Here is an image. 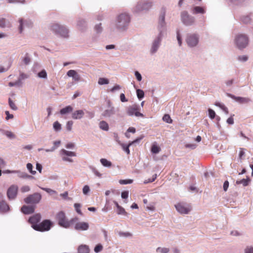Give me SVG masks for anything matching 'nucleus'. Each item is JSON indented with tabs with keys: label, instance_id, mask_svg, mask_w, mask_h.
<instances>
[{
	"label": "nucleus",
	"instance_id": "obj_8",
	"mask_svg": "<svg viewBox=\"0 0 253 253\" xmlns=\"http://www.w3.org/2000/svg\"><path fill=\"white\" fill-rule=\"evenodd\" d=\"M42 198V196L38 193H35L32 195L28 196L24 199V202L27 204H38L40 202Z\"/></svg>",
	"mask_w": 253,
	"mask_h": 253
},
{
	"label": "nucleus",
	"instance_id": "obj_19",
	"mask_svg": "<svg viewBox=\"0 0 253 253\" xmlns=\"http://www.w3.org/2000/svg\"><path fill=\"white\" fill-rule=\"evenodd\" d=\"M89 227L88 224L84 222H79L76 224L75 228L78 230H86Z\"/></svg>",
	"mask_w": 253,
	"mask_h": 253
},
{
	"label": "nucleus",
	"instance_id": "obj_49",
	"mask_svg": "<svg viewBox=\"0 0 253 253\" xmlns=\"http://www.w3.org/2000/svg\"><path fill=\"white\" fill-rule=\"evenodd\" d=\"M103 247L101 245L98 244L96 245L94 248V252L96 253L100 252L102 251Z\"/></svg>",
	"mask_w": 253,
	"mask_h": 253
},
{
	"label": "nucleus",
	"instance_id": "obj_51",
	"mask_svg": "<svg viewBox=\"0 0 253 253\" xmlns=\"http://www.w3.org/2000/svg\"><path fill=\"white\" fill-rule=\"evenodd\" d=\"M5 134L10 138H13L15 137V135L11 131H6L5 132Z\"/></svg>",
	"mask_w": 253,
	"mask_h": 253
},
{
	"label": "nucleus",
	"instance_id": "obj_4",
	"mask_svg": "<svg viewBox=\"0 0 253 253\" xmlns=\"http://www.w3.org/2000/svg\"><path fill=\"white\" fill-rule=\"evenodd\" d=\"M235 43L239 49H242L245 48L249 43L248 37L245 34H238L235 37Z\"/></svg>",
	"mask_w": 253,
	"mask_h": 253
},
{
	"label": "nucleus",
	"instance_id": "obj_37",
	"mask_svg": "<svg viewBox=\"0 0 253 253\" xmlns=\"http://www.w3.org/2000/svg\"><path fill=\"white\" fill-rule=\"evenodd\" d=\"M215 105L219 107L221 109H222L225 112V113H228V108L226 107H225L224 105L221 104L219 103H216Z\"/></svg>",
	"mask_w": 253,
	"mask_h": 253
},
{
	"label": "nucleus",
	"instance_id": "obj_21",
	"mask_svg": "<svg viewBox=\"0 0 253 253\" xmlns=\"http://www.w3.org/2000/svg\"><path fill=\"white\" fill-rule=\"evenodd\" d=\"M67 75L69 77H72L75 81L78 82L80 80V75L74 70H70L68 71Z\"/></svg>",
	"mask_w": 253,
	"mask_h": 253
},
{
	"label": "nucleus",
	"instance_id": "obj_52",
	"mask_svg": "<svg viewBox=\"0 0 253 253\" xmlns=\"http://www.w3.org/2000/svg\"><path fill=\"white\" fill-rule=\"evenodd\" d=\"M30 188L29 186H23L21 188V191L22 192H26L30 191Z\"/></svg>",
	"mask_w": 253,
	"mask_h": 253
},
{
	"label": "nucleus",
	"instance_id": "obj_62",
	"mask_svg": "<svg viewBox=\"0 0 253 253\" xmlns=\"http://www.w3.org/2000/svg\"><path fill=\"white\" fill-rule=\"evenodd\" d=\"M227 123L229 125H233L234 124V119L233 116L229 117L227 120Z\"/></svg>",
	"mask_w": 253,
	"mask_h": 253
},
{
	"label": "nucleus",
	"instance_id": "obj_14",
	"mask_svg": "<svg viewBox=\"0 0 253 253\" xmlns=\"http://www.w3.org/2000/svg\"><path fill=\"white\" fill-rule=\"evenodd\" d=\"M142 138V137H140L139 138H137L135 140H134L131 142H130L127 145H126L124 143H121L120 141H118V142H119V144L122 146L123 150L124 151H125L127 154H129V153H130V151L129 149V146H130L131 145H132L134 143L138 142Z\"/></svg>",
	"mask_w": 253,
	"mask_h": 253
},
{
	"label": "nucleus",
	"instance_id": "obj_58",
	"mask_svg": "<svg viewBox=\"0 0 253 253\" xmlns=\"http://www.w3.org/2000/svg\"><path fill=\"white\" fill-rule=\"evenodd\" d=\"M242 20L244 23H247L251 21V19L249 16H245L242 18Z\"/></svg>",
	"mask_w": 253,
	"mask_h": 253
},
{
	"label": "nucleus",
	"instance_id": "obj_36",
	"mask_svg": "<svg viewBox=\"0 0 253 253\" xmlns=\"http://www.w3.org/2000/svg\"><path fill=\"white\" fill-rule=\"evenodd\" d=\"M108 83H109V81L107 79L103 78H100L99 79L98 84H99L102 85V84H108Z\"/></svg>",
	"mask_w": 253,
	"mask_h": 253
},
{
	"label": "nucleus",
	"instance_id": "obj_20",
	"mask_svg": "<svg viewBox=\"0 0 253 253\" xmlns=\"http://www.w3.org/2000/svg\"><path fill=\"white\" fill-rule=\"evenodd\" d=\"M161 41V37H158L153 42L152 46L151 49V52L154 53L157 51L158 47L160 44Z\"/></svg>",
	"mask_w": 253,
	"mask_h": 253
},
{
	"label": "nucleus",
	"instance_id": "obj_33",
	"mask_svg": "<svg viewBox=\"0 0 253 253\" xmlns=\"http://www.w3.org/2000/svg\"><path fill=\"white\" fill-rule=\"evenodd\" d=\"M163 120L164 122L169 124L172 123V120L169 114H165L163 117Z\"/></svg>",
	"mask_w": 253,
	"mask_h": 253
},
{
	"label": "nucleus",
	"instance_id": "obj_54",
	"mask_svg": "<svg viewBox=\"0 0 253 253\" xmlns=\"http://www.w3.org/2000/svg\"><path fill=\"white\" fill-rule=\"evenodd\" d=\"M5 113L6 115V118H5L6 120H8L9 119H13V115H12V114H10L9 113V111H6L5 112Z\"/></svg>",
	"mask_w": 253,
	"mask_h": 253
},
{
	"label": "nucleus",
	"instance_id": "obj_9",
	"mask_svg": "<svg viewBox=\"0 0 253 253\" xmlns=\"http://www.w3.org/2000/svg\"><path fill=\"white\" fill-rule=\"evenodd\" d=\"M152 6V2L150 1H141L138 3L135 7V11L140 12L143 10H148Z\"/></svg>",
	"mask_w": 253,
	"mask_h": 253
},
{
	"label": "nucleus",
	"instance_id": "obj_22",
	"mask_svg": "<svg viewBox=\"0 0 253 253\" xmlns=\"http://www.w3.org/2000/svg\"><path fill=\"white\" fill-rule=\"evenodd\" d=\"M9 207L7 203L3 200L0 201V212H5L8 211Z\"/></svg>",
	"mask_w": 253,
	"mask_h": 253
},
{
	"label": "nucleus",
	"instance_id": "obj_3",
	"mask_svg": "<svg viewBox=\"0 0 253 253\" xmlns=\"http://www.w3.org/2000/svg\"><path fill=\"white\" fill-rule=\"evenodd\" d=\"M51 29L55 34L62 38H67L69 37V30L63 25L55 23L51 26Z\"/></svg>",
	"mask_w": 253,
	"mask_h": 253
},
{
	"label": "nucleus",
	"instance_id": "obj_60",
	"mask_svg": "<svg viewBox=\"0 0 253 253\" xmlns=\"http://www.w3.org/2000/svg\"><path fill=\"white\" fill-rule=\"evenodd\" d=\"M248 57L246 55L240 56L238 57V59L243 61H246L248 60Z\"/></svg>",
	"mask_w": 253,
	"mask_h": 253
},
{
	"label": "nucleus",
	"instance_id": "obj_48",
	"mask_svg": "<svg viewBox=\"0 0 253 253\" xmlns=\"http://www.w3.org/2000/svg\"><path fill=\"white\" fill-rule=\"evenodd\" d=\"M23 62L25 64H28L30 63L31 59L28 54H26L25 56L23 58Z\"/></svg>",
	"mask_w": 253,
	"mask_h": 253
},
{
	"label": "nucleus",
	"instance_id": "obj_61",
	"mask_svg": "<svg viewBox=\"0 0 253 253\" xmlns=\"http://www.w3.org/2000/svg\"><path fill=\"white\" fill-rule=\"evenodd\" d=\"M5 20L4 18L0 19V27L4 28L5 27Z\"/></svg>",
	"mask_w": 253,
	"mask_h": 253
},
{
	"label": "nucleus",
	"instance_id": "obj_16",
	"mask_svg": "<svg viewBox=\"0 0 253 253\" xmlns=\"http://www.w3.org/2000/svg\"><path fill=\"white\" fill-rule=\"evenodd\" d=\"M41 216L40 214H36L29 219V222L31 224L32 227L34 228L35 225H38L40 221Z\"/></svg>",
	"mask_w": 253,
	"mask_h": 253
},
{
	"label": "nucleus",
	"instance_id": "obj_63",
	"mask_svg": "<svg viewBox=\"0 0 253 253\" xmlns=\"http://www.w3.org/2000/svg\"><path fill=\"white\" fill-rule=\"evenodd\" d=\"M95 30L97 33L100 32L102 30L101 24H100L99 25H96L95 27Z\"/></svg>",
	"mask_w": 253,
	"mask_h": 253
},
{
	"label": "nucleus",
	"instance_id": "obj_2",
	"mask_svg": "<svg viewBox=\"0 0 253 253\" xmlns=\"http://www.w3.org/2000/svg\"><path fill=\"white\" fill-rule=\"evenodd\" d=\"M78 218L72 219L70 221L67 219L65 213L62 211H59L56 215V220L58 222V224L64 228H68L70 226L72 222L78 220Z\"/></svg>",
	"mask_w": 253,
	"mask_h": 253
},
{
	"label": "nucleus",
	"instance_id": "obj_38",
	"mask_svg": "<svg viewBox=\"0 0 253 253\" xmlns=\"http://www.w3.org/2000/svg\"><path fill=\"white\" fill-rule=\"evenodd\" d=\"M81 205L80 204H78V203H75L74 204V208L76 211L80 214L81 215H82V211L80 209L81 208Z\"/></svg>",
	"mask_w": 253,
	"mask_h": 253
},
{
	"label": "nucleus",
	"instance_id": "obj_28",
	"mask_svg": "<svg viewBox=\"0 0 253 253\" xmlns=\"http://www.w3.org/2000/svg\"><path fill=\"white\" fill-rule=\"evenodd\" d=\"M73 110V108L71 106H67L66 107L62 108L60 111V113L62 115H64L70 112H71Z\"/></svg>",
	"mask_w": 253,
	"mask_h": 253
},
{
	"label": "nucleus",
	"instance_id": "obj_29",
	"mask_svg": "<svg viewBox=\"0 0 253 253\" xmlns=\"http://www.w3.org/2000/svg\"><path fill=\"white\" fill-rule=\"evenodd\" d=\"M99 127L104 130L107 131L109 129V126L107 122L102 121L99 123Z\"/></svg>",
	"mask_w": 253,
	"mask_h": 253
},
{
	"label": "nucleus",
	"instance_id": "obj_57",
	"mask_svg": "<svg viewBox=\"0 0 253 253\" xmlns=\"http://www.w3.org/2000/svg\"><path fill=\"white\" fill-rule=\"evenodd\" d=\"M120 99L121 101L123 102H127L128 100L126 99L125 95L124 93H121L120 94Z\"/></svg>",
	"mask_w": 253,
	"mask_h": 253
},
{
	"label": "nucleus",
	"instance_id": "obj_25",
	"mask_svg": "<svg viewBox=\"0 0 253 253\" xmlns=\"http://www.w3.org/2000/svg\"><path fill=\"white\" fill-rule=\"evenodd\" d=\"M192 13L194 14L205 13V10L204 7L200 6H195L192 9Z\"/></svg>",
	"mask_w": 253,
	"mask_h": 253
},
{
	"label": "nucleus",
	"instance_id": "obj_26",
	"mask_svg": "<svg viewBox=\"0 0 253 253\" xmlns=\"http://www.w3.org/2000/svg\"><path fill=\"white\" fill-rule=\"evenodd\" d=\"M114 108L112 107L110 109L105 110L102 114V115L104 117H110L114 114Z\"/></svg>",
	"mask_w": 253,
	"mask_h": 253
},
{
	"label": "nucleus",
	"instance_id": "obj_55",
	"mask_svg": "<svg viewBox=\"0 0 253 253\" xmlns=\"http://www.w3.org/2000/svg\"><path fill=\"white\" fill-rule=\"evenodd\" d=\"M135 75L136 76V78L137 80L138 81H141V80H142L141 75V74L138 71H135Z\"/></svg>",
	"mask_w": 253,
	"mask_h": 253
},
{
	"label": "nucleus",
	"instance_id": "obj_13",
	"mask_svg": "<svg viewBox=\"0 0 253 253\" xmlns=\"http://www.w3.org/2000/svg\"><path fill=\"white\" fill-rule=\"evenodd\" d=\"M186 42L189 46H196L198 42V37L195 34L190 35L187 37Z\"/></svg>",
	"mask_w": 253,
	"mask_h": 253
},
{
	"label": "nucleus",
	"instance_id": "obj_41",
	"mask_svg": "<svg viewBox=\"0 0 253 253\" xmlns=\"http://www.w3.org/2000/svg\"><path fill=\"white\" fill-rule=\"evenodd\" d=\"M27 168L32 174H36V171L33 170V165L31 163H28L27 164Z\"/></svg>",
	"mask_w": 253,
	"mask_h": 253
},
{
	"label": "nucleus",
	"instance_id": "obj_31",
	"mask_svg": "<svg viewBox=\"0 0 253 253\" xmlns=\"http://www.w3.org/2000/svg\"><path fill=\"white\" fill-rule=\"evenodd\" d=\"M151 150L152 153H154V154H157L160 151L161 148H160V147H159L157 145L154 144L152 146Z\"/></svg>",
	"mask_w": 253,
	"mask_h": 253
},
{
	"label": "nucleus",
	"instance_id": "obj_6",
	"mask_svg": "<svg viewBox=\"0 0 253 253\" xmlns=\"http://www.w3.org/2000/svg\"><path fill=\"white\" fill-rule=\"evenodd\" d=\"M139 107L137 105L134 104L127 108L126 113L128 115L132 116L134 115L136 117H143V114L139 112Z\"/></svg>",
	"mask_w": 253,
	"mask_h": 253
},
{
	"label": "nucleus",
	"instance_id": "obj_43",
	"mask_svg": "<svg viewBox=\"0 0 253 253\" xmlns=\"http://www.w3.org/2000/svg\"><path fill=\"white\" fill-rule=\"evenodd\" d=\"M19 176L21 178H33V177L32 176L29 175L28 174L24 173V172L20 173V174H19Z\"/></svg>",
	"mask_w": 253,
	"mask_h": 253
},
{
	"label": "nucleus",
	"instance_id": "obj_56",
	"mask_svg": "<svg viewBox=\"0 0 253 253\" xmlns=\"http://www.w3.org/2000/svg\"><path fill=\"white\" fill-rule=\"evenodd\" d=\"M28 77V76L26 74H25L23 73H21L20 74V76H19V80H24V79H27Z\"/></svg>",
	"mask_w": 253,
	"mask_h": 253
},
{
	"label": "nucleus",
	"instance_id": "obj_24",
	"mask_svg": "<svg viewBox=\"0 0 253 253\" xmlns=\"http://www.w3.org/2000/svg\"><path fill=\"white\" fill-rule=\"evenodd\" d=\"M114 203L117 208V212L118 214H123L125 215H127V213L126 211L125 210L120 206L116 201H114Z\"/></svg>",
	"mask_w": 253,
	"mask_h": 253
},
{
	"label": "nucleus",
	"instance_id": "obj_47",
	"mask_svg": "<svg viewBox=\"0 0 253 253\" xmlns=\"http://www.w3.org/2000/svg\"><path fill=\"white\" fill-rule=\"evenodd\" d=\"M73 122L72 121H68L66 124V128L68 130L71 131L72 130Z\"/></svg>",
	"mask_w": 253,
	"mask_h": 253
},
{
	"label": "nucleus",
	"instance_id": "obj_44",
	"mask_svg": "<svg viewBox=\"0 0 253 253\" xmlns=\"http://www.w3.org/2000/svg\"><path fill=\"white\" fill-rule=\"evenodd\" d=\"M133 180L132 179H126V180H120L119 182L121 184H127L132 183Z\"/></svg>",
	"mask_w": 253,
	"mask_h": 253
},
{
	"label": "nucleus",
	"instance_id": "obj_64",
	"mask_svg": "<svg viewBox=\"0 0 253 253\" xmlns=\"http://www.w3.org/2000/svg\"><path fill=\"white\" fill-rule=\"evenodd\" d=\"M245 253H253V248H252V247L247 248L245 250Z\"/></svg>",
	"mask_w": 253,
	"mask_h": 253
},
{
	"label": "nucleus",
	"instance_id": "obj_42",
	"mask_svg": "<svg viewBox=\"0 0 253 253\" xmlns=\"http://www.w3.org/2000/svg\"><path fill=\"white\" fill-rule=\"evenodd\" d=\"M208 112L209 117L211 118V119H213L215 117V112L211 109H209Z\"/></svg>",
	"mask_w": 253,
	"mask_h": 253
},
{
	"label": "nucleus",
	"instance_id": "obj_17",
	"mask_svg": "<svg viewBox=\"0 0 253 253\" xmlns=\"http://www.w3.org/2000/svg\"><path fill=\"white\" fill-rule=\"evenodd\" d=\"M229 96L236 101L242 104L248 103L251 101L250 99L248 97H236L231 94H230Z\"/></svg>",
	"mask_w": 253,
	"mask_h": 253
},
{
	"label": "nucleus",
	"instance_id": "obj_50",
	"mask_svg": "<svg viewBox=\"0 0 253 253\" xmlns=\"http://www.w3.org/2000/svg\"><path fill=\"white\" fill-rule=\"evenodd\" d=\"M89 191L90 189L88 185H85L83 189V193L85 195L87 194Z\"/></svg>",
	"mask_w": 253,
	"mask_h": 253
},
{
	"label": "nucleus",
	"instance_id": "obj_18",
	"mask_svg": "<svg viewBox=\"0 0 253 253\" xmlns=\"http://www.w3.org/2000/svg\"><path fill=\"white\" fill-rule=\"evenodd\" d=\"M21 211L24 214H31L34 212L35 207L33 206H23L21 208Z\"/></svg>",
	"mask_w": 253,
	"mask_h": 253
},
{
	"label": "nucleus",
	"instance_id": "obj_15",
	"mask_svg": "<svg viewBox=\"0 0 253 253\" xmlns=\"http://www.w3.org/2000/svg\"><path fill=\"white\" fill-rule=\"evenodd\" d=\"M166 14V9L164 8H162L159 18V27L162 28L165 27V17Z\"/></svg>",
	"mask_w": 253,
	"mask_h": 253
},
{
	"label": "nucleus",
	"instance_id": "obj_34",
	"mask_svg": "<svg viewBox=\"0 0 253 253\" xmlns=\"http://www.w3.org/2000/svg\"><path fill=\"white\" fill-rule=\"evenodd\" d=\"M8 103L10 107L13 110H17V107L16 106L15 103L10 99H8Z\"/></svg>",
	"mask_w": 253,
	"mask_h": 253
},
{
	"label": "nucleus",
	"instance_id": "obj_27",
	"mask_svg": "<svg viewBox=\"0 0 253 253\" xmlns=\"http://www.w3.org/2000/svg\"><path fill=\"white\" fill-rule=\"evenodd\" d=\"M89 249L88 246L86 245L80 246L78 248L79 253H89Z\"/></svg>",
	"mask_w": 253,
	"mask_h": 253
},
{
	"label": "nucleus",
	"instance_id": "obj_1",
	"mask_svg": "<svg viewBox=\"0 0 253 253\" xmlns=\"http://www.w3.org/2000/svg\"><path fill=\"white\" fill-rule=\"evenodd\" d=\"M130 21L129 15L126 13H122L119 15L116 20V27L120 30H125Z\"/></svg>",
	"mask_w": 253,
	"mask_h": 253
},
{
	"label": "nucleus",
	"instance_id": "obj_30",
	"mask_svg": "<svg viewBox=\"0 0 253 253\" xmlns=\"http://www.w3.org/2000/svg\"><path fill=\"white\" fill-rule=\"evenodd\" d=\"M100 162L102 164V165L106 167H110L112 166V163L111 162L108 161L106 159H100Z\"/></svg>",
	"mask_w": 253,
	"mask_h": 253
},
{
	"label": "nucleus",
	"instance_id": "obj_40",
	"mask_svg": "<svg viewBox=\"0 0 253 253\" xmlns=\"http://www.w3.org/2000/svg\"><path fill=\"white\" fill-rule=\"evenodd\" d=\"M53 127L56 131H58L61 128V124L58 122L56 121L53 124Z\"/></svg>",
	"mask_w": 253,
	"mask_h": 253
},
{
	"label": "nucleus",
	"instance_id": "obj_23",
	"mask_svg": "<svg viewBox=\"0 0 253 253\" xmlns=\"http://www.w3.org/2000/svg\"><path fill=\"white\" fill-rule=\"evenodd\" d=\"M84 114V112L83 110H77L72 113V118L73 119H75V120L81 119V118H83Z\"/></svg>",
	"mask_w": 253,
	"mask_h": 253
},
{
	"label": "nucleus",
	"instance_id": "obj_11",
	"mask_svg": "<svg viewBox=\"0 0 253 253\" xmlns=\"http://www.w3.org/2000/svg\"><path fill=\"white\" fill-rule=\"evenodd\" d=\"M18 187L16 185H11L7 190V196L9 200H14L17 196Z\"/></svg>",
	"mask_w": 253,
	"mask_h": 253
},
{
	"label": "nucleus",
	"instance_id": "obj_5",
	"mask_svg": "<svg viewBox=\"0 0 253 253\" xmlns=\"http://www.w3.org/2000/svg\"><path fill=\"white\" fill-rule=\"evenodd\" d=\"M51 225V222L50 220L45 219L39 223L38 225H35L34 229L38 231L43 232L49 230L50 229Z\"/></svg>",
	"mask_w": 253,
	"mask_h": 253
},
{
	"label": "nucleus",
	"instance_id": "obj_12",
	"mask_svg": "<svg viewBox=\"0 0 253 253\" xmlns=\"http://www.w3.org/2000/svg\"><path fill=\"white\" fill-rule=\"evenodd\" d=\"M175 207L176 210L181 214H188L191 210V207L189 205L184 203H178Z\"/></svg>",
	"mask_w": 253,
	"mask_h": 253
},
{
	"label": "nucleus",
	"instance_id": "obj_7",
	"mask_svg": "<svg viewBox=\"0 0 253 253\" xmlns=\"http://www.w3.org/2000/svg\"><path fill=\"white\" fill-rule=\"evenodd\" d=\"M59 154L62 157V160L66 162L72 163L73 162V160L69 158V157H75L76 154L74 152L69 151L65 149H62L60 152Z\"/></svg>",
	"mask_w": 253,
	"mask_h": 253
},
{
	"label": "nucleus",
	"instance_id": "obj_53",
	"mask_svg": "<svg viewBox=\"0 0 253 253\" xmlns=\"http://www.w3.org/2000/svg\"><path fill=\"white\" fill-rule=\"evenodd\" d=\"M121 196L123 199L127 198L128 196V191H123L122 193Z\"/></svg>",
	"mask_w": 253,
	"mask_h": 253
},
{
	"label": "nucleus",
	"instance_id": "obj_39",
	"mask_svg": "<svg viewBox=\"0 0 253 253\" xmlns=\"http://www.w3.org/2000/svg\"><path fill=\"white\" fill-rule=\"evenodd\" d=\"M137 96L139 99H141L144 97V93L142 90L138 89L136 90Z\"/></svg>",
	"mask_w": 253,
	"mask_h": 253
},
{
	"label": "nucleus",
	"instance_id": "obj_46",
	"mask_svg": "<svg viewBox=\"0 0 253 253\" xmlns=\"http://www.w3.org/2000/svg\"><path fill=\"white\" fill-rule=\"evenodd\" d=\"M38 76L40 78H46L47 74L45 70H42L38 74Z\"/></svg>",
	"mask_w": 253,
	"mask_h": 253
},
{
	"label": "nucleus",
	"instance_id": "obj_10",
	"mask_svg": "<svg viewBox=\"0 0 253 253\" xmlns=\"http://www.w3.org/2000/svg\"><path fill=\"white\" fill-rule=\"evenodd\" d=\"M181 16L182 22L185 25H191L195 22L194 17L190 16L186 11H183L181 14Z\"/></svg>",
	"mask_w": 253,
	"mask_h": 253
},
{
	"label": "nucleus",
	"instance_id": "obj_45",
	"mask_svg": "<svg viewBox=\"0 0 253 253\" xmlns=\"http://www.w3.org/2000/svg\"><path fill=\"white\" fill-rule=\"evenodd\" d=\"M42 189L46 191V192H47L48 193H49L50 194H57V192L53 190H52L50 188H42Z\"/></svg>",
	"mask_w": 253,
	"mask_h": 253
},
{
	"label": "nucleus",
	"instance_id": "obj_32",
	"mask_svg": "<svg viewBox=\"0 0 253 253\" xmlns=\"http://www.w3.org/2000/svg\"><path fill=\"white\" fill-rule=\"evenodd\" d=\"M250 181L249 178L247 179H243L240 181H237L236 183L237 184H242L244 186H247L249 184V182Z\"/></svg>",
	"mask_w": 253,
	"mask_h": 253
},
{
	"label": "nucleus",
	"instance_id": "obj_59",
	"mask_svg": "<svg viewBox=\"0 0 253 253\" xmlns=\"http://www.w3.org/2000/svg\"><path fill=\"white\" fill-rule=\"evenodd\" d=\"M229 187V182L227 180L225 181L224 182L223 188L225 191H226L227 190V189Z\"/></svg>",
	"mask_w": 253,
	"mask_h": 253
},
{
	"label": "nucleus",
	"instance_id": "obj_35",
	"mask_svg": "<svg viewBox=\"0 0 253 253\" xmlns=\"http://www.w3.org/2000/svg\"><path fill=\"white\" fill-rule=\"evenodd\" d=\"M157 252L161 253H168L169 252V248L159 247L156 250Z\"/></svg>",
	"mask_w": 253,
	"mask_h": 253
}]
</instances>
